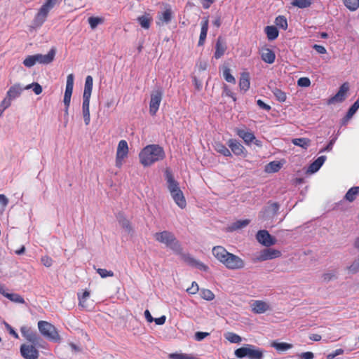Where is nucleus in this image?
<instances>
[{"instance_id":"nucleus-1","label":"nucleus","mask_w":359,"mask_h":359,"mask_svg":"<svg viewBox=\"0 0 359 359\" xmlns=\"http://www.w3.org/2000/svg\"><path fill=\"white\" fill-rule=\"evenodd\" d=\"M212 254L218 261L229 269H241L245 266V262L241 257L229 252L222 246L214 247L212 248Z\"/></svg>"},{"instance_id":"nucleus-2","label":"nucleus","mask_w":359,"mask_h":359,"mask_svg":"<svg viewBox=\"0 0 359 359\" xmlns=\"http://www.w3.org/2000/svg\"><path fill=\"white\" fill-rule=\"evenodd\" d=\"M139 158L144 166H150L155 162L163 160L165 158V151L158 144H149L140 151Z\"/></svg>"},{"instance_id":"nucleus-3","label":"nucleus","mask_w":359,"mask_h":359,"mask_svg":"<svg viewBox=\"0 0 359 359\" xmlns=\"http://www.w3.org/2000/svg\"><path fill=\"white\" fill-rule=\"evenodd\" d=\"M38 328L40 333L47 339L52 342L60 343L62 337L57 329L50 323L45 320L38 322Z\"/></svg>"},{"instance_id":"nucleus-4","label":"nucleus","mask_w":359,"mask_h":359,"mask_svg":"<svg viewBox=\"0 0 359 359\" xmlns=\"http://www.w3.org/2000/svg\"><path fill=\"white\" fill-rule=\"evenodd\" d=\"M154 238L158 242L165 244L167 247L174 250L178 251L181 249L180 245L175 235L168 231L156 233L154 234Z\"/></svg>"},{"instance_id":"nucleus-5","label":"nucleus","mask_w":359,"mask_h":359,"mask_svg":"<svg viewBox=\"0 0 359 359\" xmlns=\"http://www.w3.org/2000/svg\"><path fill=\"white\" fill-rule=\"evenodd\" d=\"M128 142L122 140L119 141L116 149V161L115 165L117 168H121L124 159L128 157Z\"/></svg>"},{"instance_id":"nucleus-6","label":"nucleus","mask_w":359,"mask_h":359,"mask_svg":"<svg viewBox=\"0 0 359 359\" xmlns=\"http://www.w3.org/2000/svg\"><path fill=\"white\" fill-rule=\"evenodd\" d=\"M349 90V84L346 82L344 83L340 87L338 92L332 97L329 98L327 101V104H334L340 103L345 100L346 94Z\"/></svg>"},{"instance_id":"nucleus-7","label":"nucleus","mask_w":359,"mask_h":359,"mask_svg":"<svg viewBox=\"0 0 359 359\" xmlns=\"http://www.w3.org/2000/svg\"><path fill=\"white\" fill-rule=\"evenodd\" d=\"M257 241L266 247H270L277 243L276 238L272 236L266 230H259L256 235Z\"/></svg>"},{"instance_id":"nucleus-8","label":"nucleus","mask_w":359,"mask_h":359,"mask_svg":"<svg viewBox=\"0 0 359 359\" xmlns=\"http://www.w3.org/2000/svg\"><path fill=\"white\" fill-rule=\"evenodd\" d=\"M162 97L163 93L161 90H157L151 93L149 103V113L151 115L154 116L158 111Z\"/></svg>"},{"instance_id":"nucleus-9","label":"nucleus","mask_w":359,"mask_h":359,"mask_svg":"<svg viewBox=\"0 0 359 359\" xmlns=\"http://www.w3.org/2000/svg\"><path fill=\"white\" fill-rule=\"evenodd\" d=\"M173 15L174 13L170 6L166 5L165 10L161 13H158L156 25L158 26H163L170 23L173 18Z\"/></svg>"},{"instance_id":"nucleus-10","label":"nucleus","mask_w":359,"mask_h":359,"mask_svg":"<svg viewBox=\"0 0 359 359\" xmlns=\"http://www.w3.org/2000/svg\"><path fill=\"white\" fill-rule=\"evenodd\" d=\"M73 87H74V75L72 74H70L67 77V83H66V88L64 95V104L66 107V112H67L70 102H71V97L73 92Z\"/></svg>"},{"instance_id":"nucleus-11","label":"nucleus","mask_w":359,"mask_h":359,"mask_svg":"<svg viewBox=\"0 0 359 359\" xmlns=\"http://www.w3.org/2000/svg\"><path fill=\"white\" fill-rule=\"evenodd\" d=\"M281 255V252L278 250L273 248H265L259 252L258 257H257V260L259 262H263L269 259H273L280 257Z\"/></svg>"},{"instance_id":"nucleus-12","label":"nucleus","mask_w":359,"mask_h":359,"mask_svg":"<svg viewBox=\"0 0 359 359\" xmlns=\"http://www.w3.org/2000/svg\"><path fill=\"white\" fill-rule=\"evenodd\" d=\"M20 353L25 359H38L39 351L33 345L22 344Z\"/></svg>"},{"instance_id":"nucleus-13","label":"nucleus","mask_w":359,"mask_h":359,"mask_svg":"<svg viewBox=\"0 0 359 359\" xmlns=\"http://www.w3.org/2000/svg\"><path fill=\"white\" fill-rule=\"evenodd\" d=\"M22 335L29 342L36 345L41 340V338L28 327H22L20 329Z\"/></svg>"},{"instance_id":"nucleus-14","label":"nucleus","mask_w":359,"mask_h":359,"mask_svg":"<svg viewBox=\"0 0 359 359\" xmlns=\"http://www.w3.org/2000/svg\"><path fill=\"white\" fill-rule=\"evenodd\" d=\"M253 313L256 314L264 313L271 309L270 305L262 300H255L250 304Z\"/></svg>"},{"instance_id":"nucleus-15","label":"nucleus","mask_w":359,"mask_h":359,"mask_svg":"<svg viewBox=\"0 0 359 359\" xmlns=\"http://www.w3.org/2000/svg\"><path fill=\"white\" fill-rule=\"evenodd\" d=\"M227 144L231 149V152H233L236 156H241L246 151L245 148L236 139H229Z\"/></svg>"},{"instance_id":"nucleus-16","label":"nucleus","mask_w":359,"mask_h":359,"mask_svg":"<svg viewBox=\"0 0 359 359\" xmlns=\"http://www.w3.org/2000/svg\"><path fill=\"white\" fill-rule=\"evenodd\" d=\"M227 46L224 39L222 36H219L215 44V52L214 57L215 59L221 58L225 53Z\"/></svg>"},{"instance_id":"nucleus-17","label":"nucleus","mask_w":359,"mask_h":359,"mask_svg":"<svg viewBox=\"0 0 359 359\" xmlns=\"http://www.w3.org/2000/svg\"><path fill=\"white\" fill-rule=\"evenodd\" d=\"M165 174V180L168 184V189L170 193L171 194L172 192H176L177 190H180V188L179 186V183L175 180L172 172L170 170H166Z\"/></svg>"},{"instance_id":"nucleus-18","label":"nucleus","mask_w":359,"mask_h":359,"mask_svg":"<svg viewBox=\"0 0 359 359\" xmlns=\"http://www.w3.org/2000/svg\"><path fill=\"white\" fill-rule=\"evenodd\" d=\"M236 133L238 137L243 139V140L247 145H250L255 140V135L253 134V133L250 131H246L243 129L236 128Z\"/></svg>"},{"instance_id":"nucleus-19","label":"nucleus","mask_w":359,"mask_h":359,"mask_svg":"<svg viewBox=\"0 0 359 359\" xmlns=\"http://www.w3.org/2000/svg\"><path fill=\"white\" fill-rule=\"evenodd\" d=\"M55 51L54 49H51L46 55L36 54V61L40 64H50L54 60Z\"/></svg>"},{"instance_id":"nucleus-20","label":"nucleus","mask_w":359,"mask_h":359,"mask_svg":"<svg viewBox=\"0 0 359 359\" xmlns=\"http://www.w3.org/2000/svg\"><path fill=\"white\" fill-rule=\"evenodd\" d=\"M50 10L46 4H43L35 16V21L40 25L43 24L46 21Z\"/></svg>"},{"instance_id":"nucleus-21","label":"nucleus","mask_w":359,"mask_h":359,"mask_svg":"<svg viewBox=\"0 0 359 359\" xmlns=\"http://www.w3.org/2000/svg\"><path fill=\"white\" fill-rule=\"evenodd\" d=\"M209 19L208 17H204L201 22V29L199 36L198 45L199 46H203L205 43V41L207 36L208 30Z\"/></svg>"},{"instance_id":"nucleus-22","label":"nucleus","mask_w":359,"mask_h":359,"mask_svg":"<svg viewBox=\"0 0 359 359\" xmlns=\"http://www.w3.org/2000/svg\"><path fill=\"white\" fill-rule=\"evenodd\" d=\"M90 98L83 97L82 114L86 126H88L90 122Z\"/></svg>"},{"instance_id":"nucleus-23","label":"nucleus","mask_w":359,"mask_h":359,"mask_svg":"<svg viewBox=\"0 0 359 359\" xmlns=\"http://www.w3.org/2000/svg\"><path fill=\"white\" fill-rule=\"evenodd\" d=\"M23 90H25V87L21 86L20 83H15L7 91V97L11 100L15 99L22 94Z\"/></svg>"},{"instance_id":"nucleus-24","label":"nucleus","mask_w":359,"mask_h":359,"mask_svg":"<svg viewBox=\"0 0 359 359\" xmlns=\"http://www.w3.org/2000/svg\"><path fill=\"white\" fill-rule=\"evenodd\" d=\"M261 57L263 61L268 64H272L276 59L275 53L269 48H262L261 50Z\"/></svg>"},{"instance_id":"nucleus-25","label":"nucleus","mask_w":359,"mask_h":359,"mask_svg":"<svg viewBox=\"0 0 359 359\" xmlns=\"http://www.w3.org/2000/svg\"><path fill=\"white\" fill-rule=\"evenodd\" d=\"M175 203L182 209L184 208L187 205L186 199L184 196L183 192L181 189L177 190L176 192L170 194Z\"/></svg>"},{"instance_id":"nucleus-26","label":"nucleus","mask_w":359,"mask_h":359,"mask_svg":"<svg viewBox=\"0 0 359 359\" xmlns=\"http://www.w3.org/2000/svg\"><path fill=\"white\" fill-rule=\"evenodd\" d=\"M250 74L247 72H242L239 79V88L241 90L246 92L250 88Z\"/></svg>"},{"instance_id":"nucleus-27","label":"nucleus","mask_w":359,"mask_h":359,"mask_svg":"<svg viewBox=\"0 0 359 359\" xmlns=\"http://www.w3.org/2000/svg\"><path fill=\"white\" fill-rule=\"evenodd\" d=\"M93 79L90 75L87 76L85 81L83 97L90 98L93 90Z\"/></svg>"},{"instance_id":"nucleus-28","label":"nucleus","mask_w":359,"mask_h":359,"mask_svg":"<svg viewBox=\"0 0 359 359\" xmlns=\"http://www.w3.org/2000/svg\"><path fill=\"white\" fill-rule=\"evenodd\" d=\"M326 160V156H321L316 159L309 167V171L313 173L317 172L323 165Z\"/></svg>"},{"instance_id":"nucleus-29","label":"nucleus","mask_w":359,"mask_h":359,"mask_svg":"<svg viewBox=\"0 0 359 359\" xmlns=\"http://www.w3.org/2000/svg\"><path fill=\"white\" fill-rule=\"evenodd\" d=\"M214 149L217 152L224 156L231 157L232 156L231 151L222 142H215Z\"/></svg>"},{"instance_id":"nucleus-30","label":"nucleus","mask_w":359,"mask_h":359,"mask_svg":"<svg viewBox=\"0 0 359 359\" xmlns=\"http://www.w3.org/2000/svg\"><path fill=\"white\" fill-rule=\"evenodd\" d=\"M247 357L250 359H262L263 357V351L259 348H255L252 345H250Z\"/></svg>"},{"instance_id":"nucleus-31","label":"nucleus","mask_w":359,"mask_h":359,"mask_svg":"<svg viewBox=\"0 0 359 359\" xmlns=\"http://www.w3.org/2000/svg\"><path fill=\"white\" fill-rule=\"evenodd\" d=\"M137 21L142 27L148 29L150 27L152 18L149 13H146L137 18Z\"/></svg>"},{"instance_id":"nucleus-32","label":"nucleus","mask_w":359,"mask_h":359,"mask_svg":"<svg viewBox=\"0 0 359 359\" xmlns=\"http://www.w3.org/2000/svg\"><path fill=\"white\" fill-rule=\"evenodd\" d=\"M264 31L269 41L275 40L278 36L279 32L275 26H266L264 28Z\"/></svg>"},{"instance_id":"nucleus-33","label":"nucleus","mask_w":359,"mask_h":359,"mask_svg":"<svg viewBox=\"0 0 359 359\" xmlns=\"http://www.w3.org/2000/svg\"><path fill=\"white\" fill-rule=\"evenodd\" d=\"M359 194V187H353L348 190L344 196V199L348 202H353L355 200Z\"/></svg>"},{"instance_id":"nucleus-34","label":"nucleus","mask_w":359,"mask_h":359,"mask_svg":"<svg viewBox=\"0 0 359 359\" xmlns=\"http://www.w3.org/2000/svg\"><path fill=\"white\" fill-rule=\"evenodd\" d=\"M281 167L282 164L279 161H271L265 166V171L269 173L276 172Z\"/></svg>"},{"instance_id":"nucleus-35","label":"nucleus","mask_w":359,"mask_h":359,"mask_svg":"<svg viewBox=\"0 0 359 359\" xmlns=\"http://www.w3.org/2000/svg\"><path fill=\"white\" fill-rule=\"evenodd\" d=\"M313 4V0H293L291 2L292 6L299 8H309Z\"/></svg>"},{"instance_id":"nucleus-36","label":"nucleus","mask_w":359,"mask_h":359,"mask_svg":"<svg viewBox=\"0 0 359 359\" xmlns=\"http://www.w3.org/2000/svg\"><path fill=\"white\" fill-rule=\"evenodd\" d=\"M292 142L293 144L296 146H299L302 148L306 149L308 147H309L311 140L308 138H295L292 140Z\"/></svg>"},{"instance_id":"nucleus-37","label":"nucleus","mask_w":359,"mask_h":359,"mask_svg":"<svg viewBox=\"0 0 359 359\" xmlns=\"http://www.w3.org/2000/svg\"><path fill=\"white\" fill-rule=\"evenodd\" d=\"M222 74L226 81L230 83H236V79L234 76L231 74V70L227 66L223 67Z\"/></svg>"},{"instance_id":"nucleus-38","label":"nucleus","mask_w":359,"mask_h":359,"mask_svg":"<svg viewBox=\"0 0 359 359\" xmlns=\"http://www.w3.org/2000/svg\"><path fill=\"white\" fill-rule=\"evenodd\" d=\"M271 346L275 348L278 351H283L288 350L292 347L291 344L285 343V342H276L273 341Z\"/></svg>"},{"instance_id":"nucleus-39","label":"nucleus","mask_w":359,"mask_h":359,"mask_svg":"<svg viewBox=\"0 0 359 359\" xmlns=\"http://www.w3.org/2000/svg\"><path fill=\"white\" fill-rule=\"evenodd\" d=\"M343 2L351 11H355L359 8V0H343Z\"/></svg>"},{"instance_id":"nucleus-40","label":"nucleus","mask_w":359,"mask_h":359,"mask_svg":"<svg viewBox=\"0 0 359 359\" xmlns=\"http://www.w3.org/2000/svg\"><path fill=\"white\" fill-rule=\"evenodd\" d=\"M359 109V100H356L352 106L349 108L346 115L344 117L345 121L349 120L353 114L358 111Z\"/></svg>"},{"instance_id":"nucleus-41","label":"nucleus","mask_w":359,"mask_h":359,"mask_svg":"<svg viewBox=\"0 0 359 359\" xmlns=\"http://www.w3.org/2000/svg\"><path fill=\"white\" fill-rule=\"evenodd\" d=\"M272 93L273 95L276 97V100L280 102H285L287 99L286 93L279 88H275L272 90Z\"/></svg>"},{"instance_id":"nucleus-42","label":"nucleus","mask_w":359,"mask_h":359,"mask_svg":"<svg viewBox=\"0 0 359 359\" xmlns=\"http://www.w3.org/2000/svg\"><path fill=\"white\" fill-rule=\"evenodd\" d=\"M5 297L8 298L11 302L18 304H24L25 300L22 296L17 293H8L5 294Z\"/></svg>"},{"instance_id":"nucleus-43","label":"nucleus","mask_w":359,"mask_h":359,"mask_svg":"<svg viewBox=\"0 0 359 359\" xmlns=\"http://www.w3.org/2000/svg\"><path fill=\"white\" fill-rule=\"evenodd\" d=\"M275 23L278 27L285 30L287 28V21L285 16L278 15L275 19Z\"/></svg>"},{"instance_id":"nucleus-44","label":"nucleus","mask_w":359,"mask_h":359,"mask_svg":"<svg viewBox=\"0 0 359 359\" xmlns=\"http://www.w3.org/2000/svg\"><path fill=\"white\" fill-rule=\"evenodd\" d=\"M187 261L190 265L196 266L201 270L207 271L208 269V267L206 265H205L204 264H203L201 262H198L197 260L194 259L192 257L187 258Z\"/></svg>"},{"instance_id":"nucleus-45","label":"nucleus","mask_w":359,"mask_h":359,"mask_svg":"<svg viewBox=\"0 0 359 359\" xmlns=\"http://www.w3.org/2000/svg\"><path fill=\"white\" fill-rule=\"evenodd\" d=\"M225 338L231 343L238 344L241 341V337L236 333L227 332L225 334Z\"/></svg>"},{"instance_id":"nucleus-46","label":"nucleus","mask_w":359,"mask_h":359,"mask_svg":"<svg viewBox=\"0 0 359 359\" xmlns=\"http://www.w3.org/2000/svg\"><path fill=\"white\" fill-rule=\"evenodd\" d=\"M118 220L120 224V225L123 228L126 229L127 231H130L132 230L130 222L129 220H128L126 217H124L123 215H120L118 217Z\"/></svg>"},{"instance_id":"nucleus-47","label":"nucleus","mask_w":359,"mask_h":359,"mask_svg":"<svg viewBox=\"0 0 359 359\" xmlns=\"http://www.w3.org/2000/svg\"><path fill=\"white\" fill-rule=\"evenodd\" d=\"M201 297L207 301H211L215 299L214 293L208 289H202L201 290Z\"/></svg>"},{"instance_id":"nucleus-48","label":"nucleus","mask_w":359,"mask_h":359,"mask_svg":"<svg viewBox=\"0 0 359 359\" xmlns=\"http://www.w3.org/2000/svg\"><path fill=\"white\" fill-rule=\"evenodd\" d=\"M249 348H250V344H248L243 347H241L235 351V355L238 358L247 357Z\"/></svg>"},{"instance_id":"nucleus-49","label":"nucleus","mask_w":359,"mask_h":359,"mask_svg":"<svg viewBox=\"0 0 359 359\" xmlns=\"http://www.w3.org/2000/svg\"><path fill=\"white\" fill-rule=\"evenodd\" d=\"M30 88H32L34 93L37 95H40L43 90L41 86L39 83H36V82H34V83L29 84L25 87V89H26V90L30 89Z\"/></svg>"},{"instance_id":"nucleus-50","label":"nucleus","mask_w":359,"mask_h":359,"mask_svg":"<svg viewBox=\"0 0 359 359\" xmlns=\"http://www.w3.org/2000/svg\"><path fill=\"white\" fill-rule=\"evenodd\" d=\"M348 271L351 273H356L359 272V256L358 258L353 261V262L347 267Z\"/></svg>"},{"instance_id":"nucleus-51","label":"nucleus","mask_w":359,"mask_h":359,"mask_svg":"<svg viewBox=\"0 0 359 359\" xmlns=\"http://www.w3.org/2000/svg\"><path fill=\"white\" fill-rule=\"evenodd\" d=\"M36 63L35 55H29L23 61V65L27 67H32Z\"/></svg>"},{"instance_id":"nucleus-52","label":"nucleus","mask_w":359,"mask_h":359,"mask_svg":"<svg viewBox=\"0 0 359 359\" xmlns=\"http://www.w3.org/2000/svg\"><path fill=\"white\" fill-rule=\"evenodd\" d=\"M92 29H95L99 24L102 22V19L98 17H90L88 20Z\"/></svg>"},{"instance_id":"nucleus-53","label":"nucleus","mask_w":359,"mask_h":359,"mask_svg":"<svg viewBox=\"0 0 359 359\" xmlns=\"http://www.w3.org/2000/svg\"><path fill=\"white\" fill-rule=\"evenodd\" d=\"M96 271H97V273L102 278L114 276V272L112 271H108L105 269H100V268L97 269Z\"/></svg>"},{"instance_id":"nucleus-54","label":"nucleus","mask_w":359,"mask_h":359,"mask_svg":"<svg viewBox=\"0 0 359 359\" xmlns=\"http://www.w3.org/2000/svg\"><path fill=\"white\" fill-rule=\"evenodd\" d=\"M249 223V219L239 220L233 224L232 229L234 230L241 229L246 226Z\"/></svg>"},{"instance_id":"nucleus-55","label":"nucleus","mask_w":359,"mask_h":359,"mask_svg":"<svg viewBox=\"0 0 359 359\" xmlns=\"http://www.w3.org/2000/svg\"><path fill=\"white\" fill-rule=\"evenodd\" d=\"M89 296L90 292L87 290L83 291L81 295L78 294L79 305L84 307L85 302Z\"/></svg>"},{"instance_id":"nucleus-56","label":"nucleus","mask_w":359,"mask_h":359,"mask_svg":"<svg viewBox=\"0 0 359 359\" xmlns=\"http://www.w3.org/2000/svg\"><path fill=\"white\" fill-rule=\"evenodd\" d=\"M297 85L301 87H309L311 85V81L308 77H301L297 81Z\"/></svg>"},{"instance_id":"nucleus-57","label":"nucleus","mask_w":359,"mask_h":359,"mask_svg":"<svg viewBox=\"0 0 359 359\" xmlns=\"http://www.w3.org/2000/svg\"><path fill=\"white\" fill-rule=\"evenodd\" d=\"M198 290L199 287L196 282H193L191 286L187 289V292L191 294H196Z\"/></svg>"},{"instance_id":"nucleus-58","label":"nucleus","mask_w":359,"mask_h":359,"mask_svg":"<svg viewBox=\"0 0 359 359\" xmlns=\"http://www.w3.org/2000/svg\"><path fill=\"white\" fill-rule=\"evenodd\" d=\"M41 261L42 264L46 267H50L53 264V259L48 256L42 257Z\"/></svg>"},{"instance_id":"nucleus-59","label":"nucleus","mask_w":359,"mask_h":359,"mask_svg":"<svg viewBox=\"0 0 359 359\" xmlns=\"http://www.w3.org/2000/svg\"><path fill=\"white\" fill-rule=\"evenodd\" d=\"M209 334L210 333L208 332H197L195 333L194 338L196 341H200L205 339L206 337H208Z\"/></svg>"},{"instance_id":"nucleus-60","label":"nucleus","mask_w":359,"mask_h":359,"mask_svg":"<svg viewBox=\"0 0 359 359\" xmlns=\"http://www.w3.org/2000/svg\"><path fill=\"white\" fill-rule=\"evenodd\" d=\"M11 104V99H9L6 97L1 101L0 107L2 109V111H4L6 109H7L8 107H10Z\"/></svg>"},{"instance_id":"nucleus-61","label":"nucleus","mask_w":359,"mask_h":359,"mask_svg":"<svg viewBox=\"0 0 359 359\" xmlns=\"http://www.w3.org/2000/svg\"><path fill=\"white\" fill-rule=\"evenodd\" d=\"M257 104L262 109H264L267 111H270L271 107L270 105L264 103V101H262V100H257Z\"/></svg>"},{"instance_id":"nucleus-62","label":"nucleus","mask_w":359,"mask_h":359,"mask_svg":"<svg viewBox=\"0 0 359 359\" xmlns=\"http://www.w3.org/2000/svg\"><path fill=\"white\" fill-rule=\"evenodd\" d=\"M8 204V199L4 194H0V205L4 209Z\"/></svg>"},{"instance_id":"nucleus-63","label":"nucleus","mask_w":359,"mask_h":359,"mask_svg":"<svg viewBox=\"0 0 359 359\" xmlns=\"http://www.w3.org/2000/svg\"><path fill=\"white\" fill-rule=\"evenodd\" d=\"M335 277L334 272L325 273L322 276V278L325 282H328Z\"/></svg>"},{"instance_id":"nucleus-64","label":"nucleus","mask_w":359,"mask_h":359,"mask_svg":"<svg viewBox=\"0 0 359 359\" xmlns=\"http://www.w3.org/2000/svg\"><path fill=\"white\" fill-rule=\"evenodd\" d=\"M313 353L310 351L304 352L299 355V358L301 359H313Z\"/></svg>"}]
</instances>
